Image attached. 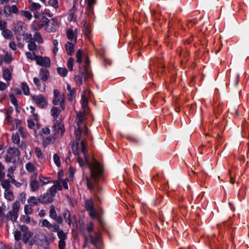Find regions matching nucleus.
Here are the masks:
<instances>
[{"mask_svg": "<svg viewBox=\"0 0 249 249\" xmlns=\"http://www.w3.org/2000/svg\"><path fill=\"white\" fill-rule=\"evenodd\" d=\"M29 9L31 11H38L41 8V4L38 2H33L31 0H29Z\"/></svg>", "mask_w": 249, "mask_h": 249, "instance_id": "24", "label": "nucleus"}, {"mask_svg": "<svg viewBox=\"0 0 249 249\" xmlns=\"http://www.w3.org/2000/svg\"><path fill=\"white\" fill-rule=\"evenodd\" d=\"M78 32V31L76 28L74 30L72 28H68L67 30L66 35L69 40L71 41H74L77 40V34Z\"/></svg>", "mask_w": 249, "mask_h": 249, "instance_id": "19", "label": "nucleus"}, {"mask_svg": "<svg viewBox=\"0 0 249 249\" xmlns=\"http://www.w3.org/2000/svg\"><path fill=\"white\" fill-rule=\"evenodd\" d=\"M40 203L43 204H48L52 202L53 198L48 193H45L39 196Z\"/></svg>", "mask_w": 249, "mask_h": 249, "instance_id": "21", "label": "nucleus"}, {"mask_svg": "<svg viewBox=\"0 0 249 249\" xmlns=\"http://www.w3.org/2000/svg\"><path fill=\"white\" fill-rule=\"evenodd\" d=\"M20 155L19 150L16 147H9L7 150V153L5 156V160L6 162H14L17 157Z\"/></svg>", "mask_w": 249, "mask_h": 249, "instance_id": "4", "label": "nucleus"}, {"mask_svg": "<svg viewBox=\"0 0 249 249\" xmlns=\"http://www.w3.org/2000/svg\"><path fill=\"white\" fill-rule=\"evenodd\" d=\"M21 219L23 222L26 223H29L31 222V217L27 215H22L21 216Z\"/></svg>", "mask_w": 249, "mask_h": 249, "instance_id": "63", "label": "nucleus"}, {"mask_svg": "<svg viewBox=\"0 0 249 249\" xmlns=\"http://www.w3.org/2000/svg\"><path fill=\"white\" fill-rule=\"evenodd\" d=\"M76 41L67 42L65 45V48L67 53L69 55H72L73 53V50L76 46Z\"/></svg>", "mask_w": 249, "mask_h": 249, "instance_id": "20", "label": "nucleus"}, {"mask_svg": "<svg viewBox=\"0 0 249 249\" xmlns=\"http://www.w3.org/2000/svg\"><path fill=\"white\" fill-rule=\"evenodd\" d=\"M84 55L83 51L79 49L76 54V62L80 64L82 61V57Z\"/></svg>", "mask_w": 249, "mask_h": 249, "instance_id": "43", "label": "nucleus"}, {"mask_svg": "<svg viewBox=\"0 0 249 249\" xmlns=\"http://www.w3.org/2000/svg\"><path fill=\"white\" fill-rule=\"evenodd\" d=\"M12 211H13L14 212H16L18 213L19 211L20 208V203L19 201H15L12 204Z\"/></svg>", "mask_w": 249, "mask_h": 249, "instance_id": "33", "label": "nucleus"}, {"mask_svg": "<svg viewBox=\"0 0 249 249\" xmlns=\"http://www.w3.org/2000/svg\"><path fill=\"white\" fill-rule=\"evenodd\" d=\"M21 232L18 230H17L14 232V237L16 241H19L21 239Z\"/></svg>", "mask_w": 249, "mask_h": 249, "instance_id": "61", "label": "nucleus"}, {"mask_svg": "<svg viewBox=\"0 0 249 249\" xmlns=\"http://www.w3.org/2000/svg\"><path fill=\"white\" fill-rule=\"evenodd\" d=\"M37 176L36 174L31 175L30 178V187L32 192H36L37 191L39 186V184L36 180Z\"/></svg>", "mask_w": 249, "mask_h": 249, "instance_id": "17", "label": "nucleus"}, {"mask_svg": "<svg viewBox=\"0 0 249 249\" xmlns=\"http://www.w3.org/2000/svg\"><path fill=\"white\" fill-rule=\"evenodd\" d=\"M57 215V214L54 205H52L50 207L49 216L51 218L53 219L54 218H56Z\"/></svg>", "mask_w": 249, "mask_h": 249, "instance_id": "34", "label": "nucleus"}, {"mask_svg": "<svg viewBox=\"0 0 249 249\" xmlns=\"http://www.w3.org/2000/svg\"><path fill=\"white\" fill-rule=\"evenodd\" d=\"M33 41L36 42L38 43H42L43 42V39L41 36L40 34L37 31H36L33 36Z\"/></svg>", "mask_w": 249, "mask_h": 249, "instance_id": "31", "label": "nucleus"}, {"mask_svg": "<svg viewBox=\"0 0 249 249\" xmlns=\"http://www.w3.org/2000/svg\"><path fill=\"white\" fill-rule=\"evenodd\" d=\"M31 98L33 102L39 107L43 108L48 104L47 100L42 94L32 95Z\"/></svg>", "mask_w": 249, "mask_h": 249, "instance_id": "7", "label": "nucleus"}, {"mask_svg": "<svg viewBox=\"0 0 249 249\" xmlns=\"http://www.w3.org/2000/svg\"><path fill=\"white\" fill-rule=\"evenodd\" d=\"M1 35L6 39L10 40L13 37L12 32L6 28L2 30Z\"/></svg>", "mask_w": 249, "mask_h": 249, "instance_id": "29", "label": "nucleus"}, {"mask_svg": "<svg viewBox=\"0 0 249 249\" xmlns=\"http://www.w3.org/2000/svg\"><path fill=\"white\" fill-rule=\"evenodd\" d=\"M83 27L84 33L86 36H88L90 33V25L88 22H85Z\"/></svg>", "mask_w": 249, "mask_h": 249, "instance_id": "47", "label": "nucleus"}, {"mask_svg": "<svg viewBox=\"0 0 249 249\" xmlns=\"http://www.w3.org/2000/svg\"><path fill=\"white\" fill-rule=\"evenodd\" d=\"M89 237L91 244L93 245L97 249H102L101 236L99 233L96 232L94 236L90 234Z\"/></svg>", "mask_w": 249, "mask_h": 249, "instance_id": "12", "label": "nucleus"}, {"mask_svg": "<svg viewBox=\"0 0 249 249\" xmlns=\"http://www.w3.org/2000/svg\"><path fill=\"white\" fill-rule=\"evenodd\" d=\"M73 62L74 59L71 57L68 60L67 67L70 71H72L73 70Z\"/></svg>", "mask_w": 249, "mask_h": 249, "instance_id": "57", "label": "nucleus"}, {"mask_svg": "<svg viewBox=\"0 0 249 249\" xmlns=\"http://www.w3.org/2000/svg\"><path fill=\"white\" fill-rule=\"evenodd\" d=\"M12 142L15 144H18L20 141V139L18 133H16L13 134L12 136Z\"/></svg>", "mask_w": 249, "mask_h": 249, "instance_id": "56", "label": "nucleus"}, {"mask_svg": "<svg viewBox=\"0 0 249 249\" xmlns=\"http://www.w3.org/2000/svg\"><path fill=\"white\" fill-rule=\"evenodd\" d=\"M25 55L29 59L31 60L36 61V57L38 56V55H36L34 53H31L30 52H26Z\"/></svg>", "mask_w": 249, "mask_h": 249, "instance_id": "52", "label": "nucleus"}, {"mask_svg": "<svg viewBox=\"0 0 249 249\" xmlns=\"http://www.w3.org/2000/svg\"><path fill=\"white\" fill-rule=\"evenodd\" d=\"M36 162H28L25 164V168L26 170L31 175L36 174L37 176V168Z\"/></svg>", "mask_w": 249, "mask_h": 249, "instance_id": "16", "label": "nucleus"}, {"mask_svg": "<svg viewBox=\"0 0 249 249\" xmlns=\"http://www.w3.org/2000/svg\"><path fill=\"white\" fill-rule=\"evenodd\" d=\"M10 10L11 14H17L18 13V8L16 5H10Z\"/></svg>", "mask_w": 249, "mask_h": 249, "instance_id": "58", "label": "nucleus"}, {"mask_svg": "<svg viewBox=\"0 0 249 249\" xmlns=\"http://www.w3.org/2000/svg\"><path fill=\"white\" fill-rule=\"evenodd\" d=\"M21 88L25 95H29L30 94V89L29 86L26 82H22L21 85Z\"/></svg>", "mask_w": 249, "mask_h": 249, "instance_id": "36", "label": "nucleus"}, {"mask_svg": "<svg viewBox=\"0 0 249 249\" xmlns=\"http://www.w3.org/2000/svg\"><path fill=\"white\" fill-rule=\"evenodd\" d=\"M21 124V121L18 119H15L14 121H12V130H15L16 129H18L19 128V126Z\"/></svg>", "mask_w": 249, "mask_h": 249, "instance_id": "51", "label": "nucleus"}, {"mask_svg": "<svg viewBox=\"0 0 249 249\" xmlns=\"http://www.w3.org/2000/svg\"><path fill=\"white\" fill-rule=\"evenodd\" d=\"M15 170H16V167L13 166H11L10 167H9L7 170V177L9 179H11V182L12 183H15V182L16 181L14 179V175H13L14 172Z\"/></svg>", "mask_w": 249, "mask_h": 249, "instance_id": "27", "label": "nucleus"}, {"mask_svg": "<svg viewBox=\"0 0 249 249\" xmlns=\"http://www.w3.org/2000/svg\"><path fill=\"white\" fill-rule=\"evenodd\" d=\"M65 96L63 94H61L57 89L53 90V103L54 105H59L62 110L65 108Z\"/></svg>", "mask_w": 249, "mask_h": 249, "instance_id": "5", "label": "nucleus"}, {"mask_svg": "<svg viewBox=\"0 0 249 249\" xmlns=\"http://www.w3.org/2000/svg\"><path fill=\"white\" fill-rule=\"evenodd\" d=\"M28 48L31 51H34L37 50V46L33 40L28 41Z\"/></svg>", "mask_w": 249, "mask_h": 249, "instance_id": "38", "label": "nucleus"}, {"mask_svg": "<svg viewBox=\"0 0 249 249\" xmlns=\"http://www.w3.org/2000/svg\"><path fill=\"white\" fill-rule=\"evenodd\" d=\"M80 73L82 74L83 77L84 79L87 80L89 77V72L88 71V68H85L83 70H81V67H79Z\"/></svg>", "mask_w": 249, "mask_h": 249, "instance_id": "49", "label": "nucleus"}, {"mask_svg": "<svg viewBox=\"0 0 249 249\" xmlns=\"http://www.w3.org/2000/svg\"><path fill=\"white\" fill-rule=\"evenodd\" d=\"M58 26L57 22L53 18L49 19L47 23L46 30L48 32H54L58 29Z\"/></svg>", "mask_w": 249, "mask_h": 249, "instance_id": "18", "label": "nucleus"}, {"mask_svg": "<svg viewBox=\"0 0 249 249\" xmlns=\"http://www.w3.org/2000/svg\"><path fill=\"white\" fill-rule=\"evenodd\" d=\"M39 76L42 81H46L50 76L49 71L46 69L41 68L39 70Z\"/></svg>", "mask_w": 249, "mask_h": 249, "instance_id": "23", "label": "nucleus"}, {"mask_svg": "<svg viewBox=\"0 0 249 249\" xmlns=\"http://www.w3.org/2000/svg\"><path fill=\"white\" fill-rule=\"evenodd\" d=\"M53 232H56L57 235L59 239L58 245H65L66 246V240H67V233L65 232L63 230L60 229V227L58 225V230Z\"/></svg>", "mask_w": 249, "mask_h": 249, "instance_id": "10", "label": "nucleus"}, {"mask_svg": "<svg viewBox=\"0 0 249 249\" xmlns=\"http://www.w3.org/2000/svg\"><path fill=\"white\" fill-rule=\"evenodd\" d=\"M33 206L31 204H26L24 207V213L26 215L32 213L33 212Z\"/></svg>", "mask_w": 249, "mask_h": 249, "instance_id": "40", "label": "nucleus"}, {"mask_svg": "<svg viewBox=\"0 0 249 249\" xmlns=\"http://www.w3.org/2000/svg\"><path fill=\"white\" fill-rule=\"evenodd\" d=\"M53 182L54 184L49 188L48 193L54 198L56 194L57 190L60 191L62 190L63 187L60 184V181L54 180Z\"/></svg>", "mask_w": 249, "mask_h": 249, "instance_id": "11", "label": "nucleus"}, {"mask_svg": "<svg viewBox=\"0 0 249 249\" xmlns=\"http://www.w3.org/2000/svg\"><path fill=\"white\" fill-rule=\"evenodd\" d=\"M31 118L30 120H28V126L29 128L33 129L35 131V132L36 133V131L37 129L39 128V126L38 125V124H37V121H34Z\"/></svg>", "mask_w": 249, "mask_h": 249, "instance_id": "25", "label": "nucleus"}, {"mask_svg": "<svg viewBox=\"0 0 249 249\" xmlns=\"http://www.w3.org/2000/svg\"><path fill=\"white\" fill-rule=\"evenodd\" d=\"M21 15L22 16L24 17L28 20H31L33 17L31 13L28 11H21Z\"/></svg>", "mask_w": 249, "mask_h": 249, "instance_id": "50", "label": "nucleus"}, {"mask_svg": "<svg viewBox=\"0 0 249 249\" xmlns=\"http://www.w3.org/2000/svg\"><path fill=\"white\" fill-rule=\"evenodd\" d=\"M19 229L23 234L22 240L24 243H26L32 236L33 233L29 231L28 228L25 225L20 226Z\"/></svg>", "mask_w": 249, "mask_h": 249, "instance_id": "14", "label": "nucleus"}, {"mask_svg": "<svg viewBox=\"0 0 249 249\" xmlns=\"http://www.w3.org/2000/svg\"><path fill=\"white\" fill-rule=\"evenodd\" d=\"M0 182H1L0 184L1 186L3 188L5 189V190L10 189L11 185L10 184V181H9V180H4V179H2V180H0Z\"/></svg>", "mask_w": 249, "mask_h": 249, "instance_id": "41", "label": "nucleus"}, {"mask_svg": "<svg viewBox=\"0 0 249 249\" xmlns=\"http://www.w3.org/2000/svg\"><path fill=\"white\" fill-rule=\"evenodd\" d=\"M40 223L42 227L46 228L51 230L52 231H56L58 230V225L52 224L47 219H44L40 221Z\"/></svg>", "mask_w": 249, "mask_h": 249, "instance_id": "15", "label": "nucleus"}, {"mask_svg": "<svg viewBox=\"0 0 249 249\" xmlns=\"http://www.w3.org/2000/svg\"><path fill=\"white\" fill-rule=\"evenodd\" d=\"M30 112L32 114V115L31 116V118H32L34 121H37L39 119V116L35 112V108L33 107L30 106Z\"/></svg>", "mask_w": 249, "mask_h": 249, "instance_id": "39", "label": "nucleus"}, {"mask_svg": "<svg viewBox=\"0 0 249 249\" xmlns=\"http://www.w3.org/2000/svg\"><path fill=\"white\" fill-rule=\"evenodd\" d=\"M12 59V55L10 53L6 52L4 56H3V61L7 64L11 63Z\"/></svg>", "mask_w": 249, "mask_h": 249, "instance_id": "42", "label": "nucleus"}, {"mask_svg": "<svg viewBox=\"0 0 249 249\" xmlns=\"http://www.w3.org/2000/svg\"><path fill=\"white\" fill-rule=\"evenodd\" d=\"M3 13L5 17H9L11 14L10 10V5H7L4 6L3 9Z\"/></svg>", "mask_w": 249, "mask_h": 249, "instance_id": "54", "label": "nucleus"}, {"mask_svg": "<svg viewBox=\"0 0 249 249\" xmlns=\"http://www.w3.org/2000/svg\"><path fill=\"white\" fill-rule=\"evenodd\" d=\"M65 131L64 125L61 123V121L53 122V133L54 138L62 136Z\"/></svg>", "mask_w": 249, "mask_h": 249, "instance_id": "8", "label": "nucleus"}, {"mask_svg": "<svg viewBox=\"0 0 249 249\" xmlns=\"http://www.w3.org/2000/svg\"><path fill=\"white\" fill-rule=\"evenodd\" d=\"M49 19L44 16H42L38 21H34L33 24H37L38 28L41 29L44 27H46Z\"/></svg>", "mask_w": 249, "mask_h": 249, "instance_id": "22", "label": "nucleus"}, {"mask_svg": "<svg viewBox=\"0 0 249 249\" xmlns=\"http://www.w3.org/2000/svg\"><path fill=\"white\" fill-rule=\"evenodd\" d=\"M91 177H87V184L89 189L92 190L96 184L97 181L103 173V167L96 160L92 161V163H89Z\"/></svg>", "mask_w": 249, "mask_h": 249, "instance_id": "1", "label": "nucleus"}, {"mask_svg": "<svg viewBox=\"0 0 249 249\" xmlns=\"http://www.w3.org/2000/svg\"><path fill=\"white\" fill-rule=\"evenodd\" d=\"M58 181H60V184L62 185L63 188H64L65 189H69V186L68 184L69 179L67 178L65 179H59V180Z\"/></svg>", "mask_w": 249, "mask_h": 249, "instance_id": "53", "label": "nucleus"}, {"mask_svg": "<svg viewBox=\"0 0 249 249\" xmlns=\"http://www.w3.org/2000/svg\"><path fill=\"white\" fill-rule=\"evenodd\" d=\"M63 216L66 222H67L69 225H71V215L70 211L66 210L63 213Z\"/></svg>", "mask_w": 249, "mask_h": 249, "instance_id": "35", "label": "nucleus"}, {"mask_svg": "<svg viewBox=\"0 0 249 249\" xmlns=\"http://www.w3.org/2000/svg\"><path fill=\"white\" fill-rule=\"evenodd\" d=\"M48 5L53 7L54 9H57L59 7L58 0H48Z\"/></svg>", "mask_w": 249, "mask_h": 249, "instance_id": "45", "label": "nucleus"}, {"mask_svg": "<svg viewBox=\"0 0 249 249\" xmlns=\"http://www.w3.org/2000/svg\"><path fill=\"white\" fill-rule=\"evenodd\" d=\"M74 80L76 84L78 85H81L83 83L82 78L79 75L75 76Z\"/></svg>", "mask_w": 249, "mask_h": 249, "instance_id": "62", "label": "nucleus"}, {"mask_svg": "<svg viewBox=\"0 0 249 249\" xmlns=\"http://www.w3.org/2000/svg\"><path fill=\"white\" fill-rule=\"evenodd\" d=\"M36 61L37 65L46 68L50 67L51 66L50 58L47 56L38 55Z\"/></svg>", "mask_w": 249, "mask_h": 249, "instance_id": "13", "label": "nucleus"}, {"mask_svg": "<svg viewBox=\"0 0 249 249\" xmlns=\"http://www.w3.org/2000/svg\"><path fill=\"white\" fill-rule=\"evenodd\" d=\"M5 167L3 164L0 162V181L4 179L5 176L4 172Z\"/></svg>", "mask_w": 249, "mask_h": 249, "instance_id": "55", "label": "nucleus"}, {"mask_svg": "<svg viewBox=\"0 0 249 249\" xmlns=\"http://www.w3.org/2000/svg\"><path fill=\"white\" fill-rule=\"evenodd\" d=\"M72 151L74 155L77 156V161L81 167L85 165L83 158L89 165V163H92L88 161L87 156L86 143L85 141H81L80 143L76 142L72 146Z\"/></svg>", "mask_w": 249, "mask_h": 249, "instance_id": "2", "label": "nucleus"}, {"mask_svg": "<svg viewBox=\"0 0 249 249\" xmlns=\"http://www.w3.org/2000/svg\"><path fill=\"white\" fill-rule=\"evenodd\" d=\"M74 134L77 141H85L86 143V139L88 137V127L82 128L80 127H75Z\"/></svg>", "mask_w": 249, "mask_h": 249, "instance_id": "6", "label": "nucleus"}, {"mask_svg": "<svg viewBox=\"0 0 249 249\" xmlns=\"http://www.w3.org/2000/svg\"><path fill=\"white\" fill-rule=\"evenodd\" d=\"M89 95V91L86 90L83 91L82 95V105L84 111L82 112H79L77 114L76 127H80L82 128L87 127L85 121L86 119V112L88 110V103Z\"/></svg>", "mask_w": 249, "mask_h": 249, "instance_id": "3", "label": "nucleus"}, {"mask_svg": "<svg viewBox=\"0 0 249 249\" xmlns=\"http://www.w3.org/2000/svg\"><path fill=\"white\" fill-rule=\"evenodd\" d=\"M96 0H87L88 8L89 10H91L93 5L95 3Z\"/></svg>", "mask_w": 249, "mask_h": 249, "instance_id": "60", "label": "nucleus"}, {"mask_svg": "<svg viewBox=\"0 0 249 249\" xmlns=\"http://www.w3.org/2000/svg\"><path fill=\"white\" fill-rule=\"evenodd\" d=\"M35 152L36 157L40 162L45 161V158L43 157L42 152L39 148L36 147Z\"/></svg>", "mask_w": 249, "mask_h": 249, "instance_id": "32", "label": "nucleus"}, {"mask_svg": "<svg viewBox=\"0 0 249 249\" xmlns=\"http://www.w3.org/2000/svg\"><path fill=\"white\" fill-rule=\"evenodd\" d=\"M4 195L5 199L9 201H12L14 199L13 193L10 189L5 190Z\"/></svg>", "mask_w": 249, "mask_h": 249, "instance_id": "28", "label": "nucleus"}, {"mask_svg": "<svg viewBox=\"0 0 249 249\" xmlns=\"http://www.w3.org/2000/svg\"><path fill=\"white\" fill-rule=\"evenodd\" d=\"M85 205L87 211L93 209V202L91 199H88L85 200Z\"/></svg>", "mask_w": 249, "mask_h": 249, "instance_id": "44", "label": "nucleus"}, {"mask_svg": "<svg viewBox=\"0 0 249 249\" xmlns=\"http://www.w3.org/2000/svg\"><path fill=\"white\" fill-rule=\"evenodd\" d=\"M39 180L41 182L42 185H45L49 182H50L52 181V179L51 178L49 177H45L43 176L42 175L39 176Z\"/></svg>", "mask_w": 249, "mask_h": 249, "instance_id": "37", "label": "nucleus"}, {"mask_svg": "<svg viewBox=\"0 0 249 249\" xmlns=\"http://www.w3.org/2000/svg\"><path fill=\"white\" fill-rule=\"evenodd\" d=\"M18 132L22 137H26L27 136L26 132L24 131V129L22 127H19L18 128Z\"/></svg>", "mask_w": 249, "mask_h": 249, "instance_id": "64", "label": "nucleus"}, {"mask_svg": "<svg viewBox=\"0 0 249 249\" xmlns=\"http://www.w3.org/2000/svg\"><path fill=\"white\" fill-rule=\"evenodd\" d=\"M7 219L12 221H15L18 217V213L13 211L9 212L6 216Z\"/></svg>", "mask_w": 249, "mask_h": 249, "instance_id": "30", "label": "nucleus"}, {"mask_svg": "<svg viewBox=\"0 0 249 249\" xmlns=\"http://www.w3.org/2000/svg\"><path fill=\"white\" fill-rule=\"evenodd\" d=\"M27 202L33 206L38 205L40 202V197H36L34 196H30L28 198Z\"/></svg>", "mask_w": 249, "mask_h": 249, "instance_id": "26", "label": "nucleus"}, {"mask_svg": "<svg viewBox=\"0 0 249 249\" xmlns=\"http://www.w3.org/2000/svg\"><path fill=\"white\" fill-rule=\"evenodd\" d=\"M3 76L4 79L7 81H9L11 80V72L9 69H6L3 71Z\"/></svg>", "mask_w": 249, "mask_h": 249, "instance_id": "46", "label": "nucleus"}, {"mask_svg": "<svg viewBox=\"0 0 249 249\" xmlns=\"http://www.w3.org/2000/svg\"><path fill=\"white\" fill-rule=\"evenodd\" d=\"M57 71L61 76H66L68 74V71L65 68L58 67L57 69Z\"/></svg>", "mask_w": 249, "mask_h": 249, "instance_id": "48", "label": "nucleus"}, {"mask_svg": "<svg viewBox=\"0 0 249 249\" xmlns=\"http://www.w3.org/2000/svg\"><path fill=\"white\" fill-rule=\"evenodd\" d=\"M63 110L62 108L61 109L56 107H53L50 111L51 115L53 117V122L57 121H61L62 120V116L61 115V111Z\"/></svg>", "mask_w": 249, "mask_h": 249, "instance_id": "9", "label": "nucleus"}, {"mask_svg": "<svg viewBox=\"0 0 249 249\" xmlns=\"http://www.w3.org/2000/svg\"><path fill=\"white\" fill-rule=\"evenodd\" d=\"M53 159L54 162L55 164H56V165L58 167L60 166V164H61L60 159L57 154H55L53 155Z\"/></svg>", "mask_w": 249, "mask_h": 249, "instance_id": "59", "label": "nucleus"}]
</instances>
